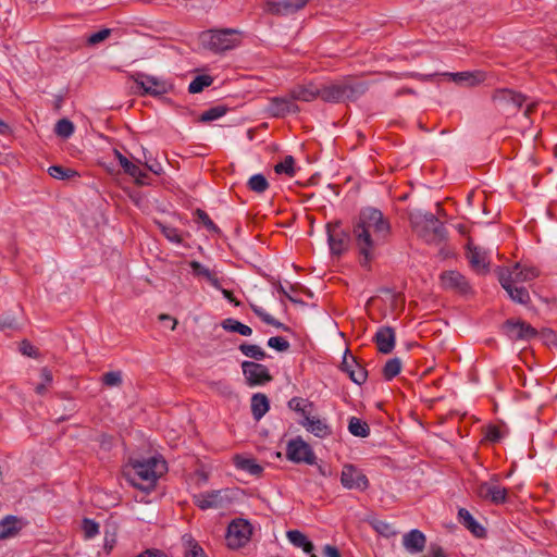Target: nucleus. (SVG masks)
Listing matches in <instances>:
<instances>
[{"label": "nucleus", "instance_id": "1", "mask_svg": "<svg viewBox=\"0 0 557 557\" xmlns=\"http://www.w3.org/2000/svg\"><path fill=\"white\" fill-rule=\"evenodd\" d=\"M389 231V222L380 210L369 207L360 211L352 227V237L362 258V267L369 265L375 256L376 248L384 243Z\"/></svg>", "mask_w": 557, "mask_h": 557}, {"label": "nucleus", "instance_id": "2", "mask_svg": "<svg viewBox=\"0 0 557 557\" xmlns=\"http://www.w3.org/2000/svg\"><path fill=\"white\" fill-rule=\"evenodd\" d=\"M166 471V463L160 457L147 459H131L124 467L123 475L134 487L150 491L158 479Z\"/></svg>", "mask_w": 557, "mask_h": 557}, {"label": "nucleus", "instance_id": "3", "mask_svg": "<svg viewBox=\"0 0 557 557\" xmlns=\"http://www.w3.org/2000/svg\"><path fill=\"white\" fill-rule=\"evenodd\" d=\"M367 90V83L351 78L319 86L320 98L325 102L355 101Z\"/></svg>", "mask_w": 557, "mask_h": 557}, {"label": "nucleus", "instance_id": "4", "mask_svg": "<svg viewBox=\"0 0 557 557\" xmlns=\"http://www.w3.org/2000/svg\"><path fill=\"white\" fill-rule=\"evenodd\" d=\"M410 221L414 232L428 244H438L446 237L444 225L430 212L417 211Z\"/></svg>", "mask_w": 557, "mask_h": 557}, {"label": "nucleus", "instance_id": "5", "mask_svg": "<svg viewBox=\"0 0 557 557\" xmlns=\"http://www.w3.org/2000/svg\"><path fill=\"white\" fill-rule=\"evenodd\" d=\"M205 48L222 53L238 47L242 42V32L235 28L211 29L200 36Z\"/></svg>", "mask_w": 557, "mask_h": 557}, {"label": "nucleus", "instance_id": "6", "mask_svg": "<svg viewBox=\"0 0 557 557\" xmlns=\"http://www.w3.org/2000/svg\"><path fill=\"white\" fill-rule=\"evenodd\" d=\"M539 270L525 263L517 262L511 269H499L498 280L502 282L503 278H509L512 285H519L525 282H530L539 276Z\"/></svg>", "mask_w": 557, "mask_h": 557}, {"label": "nucleus", "instance_id": "7", "mask_svg": "<svg viewBox=\"0 0 557 557\" xmlns=\"http://www.w3.org/2000/svg\"><path fill=\"white\" fill-rule=\"evenodd\" d=\"M474 493L484 500L499 505L506 502L508 491L498 483L496 478H492L488 481L478 483Z\"/></svg>", "mask_w": 557, "mask_h": 557}, {"label": "nucleus", "instance_id": "8", "mask_svg": "<svg viewBox=\"0 0 557 557\" xmlns=\"http://www.w3.org/2000/svg\"><path fill=\"white\" fill-rule=\"evenodd\" d=\"M132 79L143 95L161 96L170 89V85L164 79L141 72L133 74Z\"/></svg>", "mask_w": 557, "mask_h": 557}, {"label": "nucleus", "instance_id": "9", "mask_svg": "<svg viewBox=\"0 0 557 557\" xmlns=\"http://www.w3.org/2000/svg\"><path fill=\"white\" fill-rule=\"evenodd\" d=\"M252 529L248 521L236 519L227 528L226 541L231 548L244 546L250 539Z\"/></svg>", "mask_w": 557, "mask_h": 557}, {"label": "nucleus", "instance_id": "10", "mask_svg": "<svg viewBox=\"0 0 557 557\" xmlns=\"http://www.w3.org/2000/svg\"><path fill=\"white\" fill-rule=\"evenodd\" d=\"M497 107L507 114H513L525 102L527 98L510 89L497 90L493 96Z\"/></svg>", "mask_w": 557, "mask_h": 557}, {"label": "nucleus", "instance_id": "11", "mask_svg": "<svg viewBox=\"0 0 557 557\" xmlns=\"http://www.w3.org/2000/svg\"><path fill=\"white\" fill-rule=\"evenodd\" d=\"M327 242L332 255L341 256L344 253L350 244V236L345 232L339 223H329L326 225Z\"/></svg>", "mask_w": 557, "mask_h": 557}, {"label": "nucleus", "instance_id": "12", "mask_svg": "<svg viewBox=\"0 0 557 557\" xmlns=\"http://www.w3.org/2000/svg\"><path fill=\"white\" fill-rule=\"evenodd\" d=\"M286 455L289 460L296 463L313 465L315 462V456L311 447L300 437L288 442Z\"/></svg>", "mask_w": 557, "mask_h": 557}, {"label": "nucleus", "instance_id": "13", "mask_svg": "<svg viewBox=\"0 0 557 557\" xmlns=\"http://www.w3.org/2000/svg\"><path fill=\"white\" fill-rule=\"evenodd\" d=\"M341 483L347 490L364 491L369 486L368 478L352 465H345L343 467Z\"/></svg>", "mask_w": 557, "mask_h": 557}, {"label": "nucleus", "instance_id": "14", "mask_svg": "<svg viewBox=\"0 0 557 557\" xmlns=\"http://www.w3.org/2000/svg\"><path fill=\"white\" fill-rule=\"evenodd\" d=\"M504 332L511 341H531L537 335L534 327L520 320L506 321Z\"/></svg>", "mask_w": 557, "mask_h": 557}, {"label": "nucleus", "instance_id": "15", "mask_svg": "<svg viewBox=\"0 0 557 557\" xmlns=\"http://www.w3.org/2000/svg\"><path fill=\"white\" fill-rule=\"evenodd\" d=\"M442 287L459 294H468L471 292V286L460 272L455 270L444 271L441 274Z\"/></svg>", "mask_w": 557, "mask_h": 557}, {"label": "nucleus", "instance_id": "16", "mask_svg": "<svg viewBox=\"0 0 557 557\" xmlns=\"http://www.w3.org/2000/svg\"><path fill=\"white\" fill-rule=\"evenodd\" d=\"M242 368L250 385H262L271 380L269 370L261 363L244 361Z\"/></svg>", "mask_w": 557, "mask_h": 557}, {"label": "nucleus", "instance_id": "17", "mask_svg": "<svg viewBox=\"0 0 557 557\" xmlns=\"http://www.w3.org/2000/svg\"><path fill=\"white\" fill-rule=\"evenodd\" d=\"M227 500L226 491L223 490L206 492L194 496L195 504L203 510L210 508H223Z\"/></svg>", "mask_w": 557, "mask_h": 557}, {"label": "nucleus", "instance_id": "18", "mask_svg": "<svg viewBox=\"0 0 557 557\" xmlns=\"http://www.w3.org/2000/svg\"><path fill=\"white\" fill-rule=\"evenodd\" d=\"M267 110L274 117H283L287 114L299 112V107L294 103L288 95V97L271 98Z\"/></svg>", "mask_w": 557, "mask_h": 557}, {"label": "nucleus", "instance_id": "19", "mask_svg": "<svg viewBox=\"0 0 557 557\" xmlns=\"http://www.w3.org/2000/svg\"><path fill=\"white\" fill-rule=\"evenodd\" d=\"M308 0L267 1L265 10L272 14L288 15L302 9Z\"/></svg>", "mask_w": 557, "mask_h": 557}, {"label": "nucleus", "instance_id": "20", "mask_svg": "<svg viewBox=\"0 0 557 557\" xmlns=\"http://www.w3.org/2000/svg\"><path fill=\"white\" fill-rule=\"evenodd\" d=\"M377 350L382 354H389L393 351L396 342L395 331L391 326H381L373 337Z\"/></svg>", "mask_w": 557, "mask_h": 557}, {"label": "nucleus", "instance_id": "21", "mask_svg": "<svg viewBox=\"0 0 557 557\" xmlns=\"http://www.w3.org/2000/svg\"><path fill=\"white\" fill-rule=\"evenodd\" d=\"M299 423L317 437L324 438L332 434V429L326 421L311 416V413L305 416V419H301Z\"/></svg>", "mask_w": 557, "mask_h": 557}, {"label": "nucleus", "instance_id": "22", "mask_svg": "<svg viewBox=\"0 0 557 557\" xmlns=\"http://www.w3.org/2000/svg\"><path fill=\"white\" fill-rule=\"evenodd\" d=\"M468 260L475 272L485 273L487 271L490 261L486 251L473 246L472 243L468 245Z\"/></svg>", "mask_w": 557, "mask_h": 557}, {"label": "nucleus", "instance_id": "23", "mask_svg": "<svg viewBox=\"0 0 557 557\" xmlns=\"http://www.w3.org/2000/svg\"><path fill=\"white\" fill-rule=\"evenodd\" d=\"M289 96L294 102H310L317 99L318 97L320 98L319 86L313 83H309L307 85H298L290 89Z\"/></svg>", "mask_w": 557, "mask_h": 557}, {"label": "nucleus", "instance_id": "24", "mask_svg": "<svg viewBox=\"0 0 557 557\" xmlns=\"http://www.w3.org/2000/svg\"><path fill=\"white\" fill-rule=\"evenodd\" d=\"M426 539L424 534L413 529L403 536L404 547L411 554H418L425 547Z\"/></svg>", "mask_w": 557, "mask_h": 557}, {"label": "nucleus", "instance_id": "25", "mask_svg": "<svg viewBox=\"0 0 557 557\" xmlns=\"http://www.w3.org/2000/svg\"><path fill=\"white\" fill-rule=\"evenodd\" d=\"M115 156H116V159L119 160L120 165L124 170V172L127 173L128 175H131L132 177H134L137 184H139V185L148 184L146 181L147 174L145 172H143L138 165L131 162L126 157H124L117 150H115Z\"/></svg>", "mask_w": 557, "mask_h": 557}, {"label": "nucleus", "instance_id": "26", "mask_svg": "<svg viewBox=\"0 0 557 557\" xmlns=\"http://www.w3.org/2000/svg\"><path fill=\"white\" fill-rule=\"evenodd\" d=\"M499 283L512 301L521 305H527L530 301V295L525 287L512 285L509 278H503Z\"/></svg>", "mask_w": 557, "mask_h": 557}, {"label": "nucleus", "instance_id": "27", "mask_svg": "<svg viewBox=\"0 0 557 557\" xmlns=\"http://www.w3.org/2000/svg\"><path fill=\"white\" fill-rule=\"evenodd\" d=\"M194 275L201 276L207 280L214 288L220 289L221 288V281L218 277V274L215 271L210 270L209 268L205 267L198 261H190L189 263Z\"/></svg>", "mask_w": 557, "mask_h": 557}, {"label": "nucleus", "instance_id": "28", "mask_svg": "<svg viewBox=\"0 0 557 557\" xmlns=\"http://www.w3.org/2000/svg\"><path fill=\"white\" fill-rule=\"evenodd\" d=\"M21 528L20 519L15 516H7L0 520V541L15 536Z\"/></svg>", "mask_w": 557, "mask_h": 557}, {"label": "nucleus", "instance_id": "29", "mask_svg": "<svg viewBox=\"0 0 557 557\" xmlns=\"http://www.w3.org/2000/svg\"><path fill=\"white\" fill-rule=\"evenodd\" d=\"M343 366L344 370L348 373L352 382L358 385H361L366 382L367 371L356 362L355 358H351V360H347L345 358Z\"/></svg>", "mask_w": 557, "mask_h": 557}, {"label": "nucleus", "instance_id": "30", "mask_svg": "<svg viewBox=\"0 0 557 557\" xmlns=\"http://www.w3.org/2000/svg\"><path fill=\"white\" fill-rule=\"evenodd\" d=\"M250 407L253 419L259 421L270 409L269 399L264 394H253Z\"/></svg>", "mask_w": 557, "mask_h": 557}, {"label": "nucleus", "instance_id": "31", "mask_svg": "<svg viewBox=\"0 0 557 557\" xmlns=\"http://www.w3.org/2000/svg\"><path fill=\"white\" fill-rule=\"evenodd\" d=\"M451 79L462 86H475L484 81V74L482 72H459L450 73Z\"/></svg>", "mask_w": 557, "mask_h": 557}, {"label": "nucleus", "instance_id": "32", "mask_svg": "<svg viewBox=\"0 0 557 557\" xmlns=\"http://www.w3.org/2000/svg\"><path fill=\"white\" fill-rule=\"evenodd\" d=\"M460 521L469 529L475 536L481 537L484 535V528L475 521L472 515L465 508H460L458 511Z\"/></svg>", "mask_w": 557, "mask_h": 557}, {"label": "nucleus", "instance_id": "33", "mask_svg": "<svg viewBox=\"0 0 557 557\" xmlns=\"http://www.w3.org/2000/svg\"><path fill=\"white\" fill-rule=\"evenodd\" d=\"M288 541L296 547L302 548L305 553H312L313 544L298 530H289L286 533Z\"/></svg>", "mask_w": 557, "mask_h": 557}, {"label": "nucleus", "instance_id": "34", "mask_svg": "<svg viewBox=\"0 0 557 557\" xmlns=\"http://www.w3.org/2000/svg\"><path fill=\"white\" fill-rule=\"evenodd\" d=\"M182 543L185 548V557H207L202 547L190 534H184L182 536Z\"/></svg>", "mask_w": 557, "mask_h": 557}, {"label": "nucleus", "instance_id": "35", "mask_svg": "<svg viewBox=\"0 0 557 557\" xmlns=\"http://www.w3.org/2000/svg\"><path fill=\"white\" fill-rule=\"evenodd\" d=\"M348 431L358 437H367L370 434L368 423L357 417H351L348 421Z\"/></svg>", "mask_w": 557, "mask_h": 557}, {"label": "nucleus", "instance_id": "36", "mask_svg": "<svg viewBox=\"0 0 557 557\" xmlns=\"http://www.w3.org/2000/svg\"><path fill=\"white\" fill-rule=\"evenodd\" d=\"M222 327L225 331L238 333L243 336H250L252 333L251 327L232 318L225 319L222 322Z\"/></svg>", "mask_w": 557, "mask_h": 557}, {"label": "nucleus", "instance_id": "37", "mask_svg": "<svg viewBox=\"0 0 557 557\" xmlns=\"http://www.w3.org/2000/svg\"><path fill=\"white\" fill-rule=\"evenodd\" d=\"M235 465L238 469L244 470L252 475H258L262 472V467L258 465L253 459L236 457Z\"/></svg>", "mask_w": 557, "mask_h": 557}, {"label": "nucleus", "instance_id": "38", "mask_svg": "<svg viewBox=\"0 0 557 557\" xmlns=\"http://www.w3.org/2000/svg\"><path fill=\"white\" fill-rule=\"evenodd\" d=\"M289 409L301 414V418L305 419V416H309L311 413L312 404L306 399L294 397L288 401Z\"/></svg>", "mask_w": 557, "mask_h": 557}, {"label": "nucleus", "instance_id": "39", "mask_svg": "<svg viewBox=\"0 0 557 557\" xmlns=\"http://www.w3.org/2000/svg\"><path fill=\"white\" fill-rule=\"evenodd\" d=\"M247 185H248L250 190H252L255 193H258V194L264 193L268 189V187H269L268 180L265 178V176L263 174H255V175H252L248 180Z\"/></svg>", "mask_w": 557, "mask_h": 557}, {"label": "nucleus", "instance_id": "40", "mask_svg": "<svg viewBox=\"0 0 557 557\" xmlns=\"http://www.w3.org/2000/svg\"><path fill=\"white\" fill-rule=\"evenodd\" d=\"M401 370V361L399 358H392L387 360L383 368V375L386 380H392L399 374Z\"/></svg>", "mask_w": 557, "mask_h": 557}, {"label": "nucleus", "instance_id": "41", "mask_svg": "<svg viewBox=\"0 0 557 557\" xmlns=\"http://www.w3.org/2000/svg\"><path fill=\"white\" fill-rule=\"evenodd\" d=\"M239 350L249 358L256 359V360H263L265 358L264 350L258 346L252 344H242L239 346Z\"/></svg>", "mask_w": 557, "mask_h": 557}, {"label": "nucleus", "instance_id": "42", "mask_svg": "<svg viewBox=\"0 0 557 557\" xmlns=\"http://www.w3.org/2000/svg\"><path fill=\"white\" fill-rule=\"evenodd\" d=\"M54 132L59 137L66 139L73 135L74 124L67 119H61L57 122Z\"/></svg>", "mask_w": 557, "mask_h": 557}, {"label": "nucleus", "instance_id": "43", "mask_svg": "<svg viewBox=\"0 0 557 557\" xmlns=\"http://www.w3.org/2000/svg\"><path fill=\"white\" fill-rule=\"evenodd\" d=\"M212 83V78L208 75H199L195 77L189 86L188 91L190 94H198L203 90L205 87L210 86Z\"/></svg>", "mask_w": 557, "mask_h": 557}, {"label": "nucleus", "instance_id": "44", "mask_svg": "<svg viewBox=\"0 0 557 557\" xmlns=\"http://www.w3.org/2000/svg\"><path fill=\"white\" fill-rule=\"evenodd\" d=\"M251 309L255 312L256 315H258L264 323L269 325H273L277 329H283L284 324L274 319L271 314L265 312L261 307L257 305H251Z\"/></svg>", "mask_w": 557, "mask_h": 557}, {"label": "nucleus", "instance_id": "45", "mask_svg": "<svg viewBox=\"0 0 557 557\" xmlns=\"http://www.w3.org/2000/svg\"><path fill=\"white\" fill-rule=\"evenodd\" d=\"M51 177L57 180H65L75 176L77 173L74 170L63 168L61 165H52L48 169Z\"/></svg>", "mask_w": 557, "mask_h": 557}, {"label": "nucleus", "instance_id": "46", "mask_svg": "<svg viewBox=\"0 0 557 557\" xmlns=\"http://www.w3.org/2000/svg\"><path fill=\"white\" fill-rule=\"evenodd\" d=\"M226 113V108L223 106H216L206 110L200 115L201 122H211L222 117Z\"/></svg>", "mask_w": 557, "mask_h": 557}, {"label": "nucleus", "instance_id": "47", "mask_svg": "<svg viewBox=\"0 0 557 557\" xmlns=\"http://www.w3.org/2000/svg\"><path fill=\"white\" fill-rule=\"evenodd\" d=\"M274 171L277 174H286L290 177L294 176V158L292 156L285 157V159L282 162L277 163L274 166Z\"/></svg>", "mask_w": 557, "mask_h": 557}, {"label": "nucleus", "instance_id": "48", "mask_svg": "<svg viewBox=\"0 0 557 557\" xmlns=\"http://www.w3.org/2000/svg\"><path fill=\"white\" fill-rule=\"evenodd\" d=\"M40 379L41 382L36 386L35 391L38 395H44L52 382V374L47 368H44L40 371Z\"/></svg>", "mask_w": 557, "mask_h": 557}, {"label": "nucleus", "instance_id": "49", "mask_svg": "<svg viewBox=\"0 0 557 557\" xmlns=\"http://www.w3.org/2000/svg\"><path fill=\"white\" fill-rule=\"evenodd\" d=\"M212 389L214 392H216L218 394L226 397V398H231L233 397L235 394H234V391H233V387L231 386V384L226 381H216V382H213L212 383Z\"/></svg>", "mask_w": 557, "mask_h": 557}, {"label": "nucleus", "instance_id": "50", "mask_svg": "<svg viewBox=\"0 0 557 557\" xmlns=\"http://www.w3.org/2000/svg\"><path fill=\"white\" fill-rule=\"evenodd\" d=\"M85 539L89 540L99 533V525L91 519H84L82 525Z\"/></svg>", "mask_w": 557, "mask_h": 557}, {"label": "nucleus", "instance_id": "51", "mask_svg": "<svg viewBox=\"0 0 557 557\" xmlns=\"http://www.w3.org/2000/svg\"><path fill=\"white\" fill-rule=\"evenodd\" d=\"M102 382L110 387L119 386L122 383V373L120 371L107 372L102 376Z\"/></svg>", "mask_w": 557, "mask_h": 557}, {"label": "nucleus", "instance_id": "52", "mask_svg": "<svg viewBox=\"0 0 557 557\" xmlns=\"http://www.w3.org/2000/svg\"><path fill=\"white\" fill-rule=\"evenodd\" d=\"M268 346L277 351H286L289 348V343L284 337L274 336L268 339Z\"/></svg>", "mask_w": 557, "mask_h": 557}, {"label": "nucleus", "instance_id": "53", "mask_svg": "<svg viewBox=\"0 0 557 557\" xmlns=\"http://www.w3.org/2000/svg\"><path fill=\"white\" fill-rule=\"evenodd\" d=\"M110 33H111V30L109 28H103L99 32L91 34L88 37L87 42L89 45H97V44L103 41L104 39H107L109 37Z\"/></svg>", "mask_w": 557, "mask_h": 557}, {"label": "nucleus", "instance_id": "54", "mask_svg": "<svg viewBox=\"0 0 557 557\" xmlns=\"http://www.w3.org/2000/svg\"><path fill=\"white\" fill-rule=\"evenodd\" d=\"M162 234L173 243H181V236L176 228L172 226L161 225Z\"/></svg>", "mask_w": 557, "mask_h": 557}, {"label": "nucleus", "instance_id": "55", "mask_svg": "<svg viewBox=\"0 0 557 557\" xmlns=\"http://www.w3.org/2000/svg\"><path fill=\"white\" fill-rule=\"evenodd\" d=\"M374 528L380 534H382L386 537L393 536L396 534V531L393 529V527L389 523L384 522V521L376 522Z\"/></svg>", "mask_w": 557, "mask_h": 557}, {"label": "nucleus", "instance_id": "56", "mask_svg": "<svg viewBox=\"0 0 557 557\" xmlns=\"http://www.w3.org/2000/svg\"><path fill=\"white\" fill-rule=\"evenodd\" d=\"M197 215H198L199 221L207 227V230H209L211 232L218 231L216 225L213 223V221L209 218V215L205 211L197 210Z\"/></svg>", "mask_w": 557, "mask_h": 557}, {"label": "nucleus", "instance_id": "57", "mask_svg": "<svg viewBox=\"0 0 557 557\" xmlns=\"http://www.w3.org/2000/svg\"><path fill=\"white\" fill-rule=\"evenodd\" d=\"M17 323L10 315H0V331L16 330Z\"/></svg>", "mask_w": 557, "mask_h": 557}, {"label": "nucleus", "instance_id": "58", "mask_svg": "<svg viewBox=\"0 0 557 557\" xmlns=\"http://www.w3.org/2000/svg\"><path fill=\"white\" fill-rule=\"evenodd\" d=\"M145 160H146L145 164L149 169V171H151L152 173H154L157 175H160L162 173V171H163L162 165L158 161L150 162V159H148L146 156H145Z\"/></svg>", "mask_w": 557, "mask_h": 557}, {"label": "nucleus", "instance_id": "59", "mask_svg": "<svg viewBox=\"0 0 557 557\" xmlns=\"http://www.w3.org/2000/svg\"><path fill=\"white\" fill-rule=\"evenodd\" d=\"M422 557H445V554L441 546L431 545L426 555Z\"/></svg>", "mask_w": 557, "mask_h": 557}, {"label": "nucleus", "instance_id": "60", "mask_svg": "<svg viewBox=\"0 0 557 557\" xmlns=\"http://www.w3.org/2000/svg\"><path fill=\"white\" fill-rule=\"evenodd\" d=\"M324 557H341L338 549L332 545H325L323 548Z\"/></svg>", "mask_w": 557, "mask_h": 557}, {"label": "nucleus", "instance_id": "61", "mask_svg": "<svg viewBox=\"0 0 557 557\" xmlns=\"http://www.w3.org/2000/svg\"><path fill=\"white\" fill-rule=\"evenodd\" d=\"M137 557H166V556L159 549H147L146 552L139 554Z\"/></svg>", "mask_w": 557, "mask_h": 557}, {"label": "nucleus", "instance_id": "62", "mask_svg": "<svg viewBox=\"0 0 557 557\" xmlns=\"http://www.w3.org/2000/svg\"><path fill=\"white\" fill-rule=\"evenodd\" d=\"M21 351L26 355V356H33L34 354V347L27 343V342H23L22 345H21Z\"/></svg>", "mask_w": 557, "mask_h": 557}, {"label": "nucleus", "instance_id": "63", "mask_svg": "<svg viewBox=\"0 0 557 557\" xmlns=\"http://www.w3.org/2000/svg\"><path fill=\"white\" fill-rule=\"evenodd\" d=\"M219 290H221L224 298H226L228 301L233 302L235 306L239 305V302L233 297V294L230 290L222 287Z\"/></svg>", "mask_w": 557, "mask_h": 557}, {"label": "nucleus", "instance_id": "64", "mask_svg": "<svg viewBox=\"0 0 557 557\" xmlns=\"http://www.w3.org/2000/svg\"><path fill=\"white\" fill-rule=\"evenodd\" d=\"M487 437L491 441H498L500 438V433L497 428H491L487 433Z\"/></svg>", "mask_w": 557, "mask_h": 557}]
</instances>
